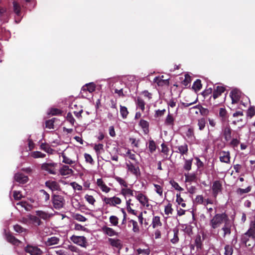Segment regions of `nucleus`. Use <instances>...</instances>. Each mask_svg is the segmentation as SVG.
I'll list each match as a JSON object with an SVG mask.
<instances>
[{"instance_id":"1","label":"nucleus","mask_w":255,"mask_h":255,"mask_svg":"<svg viewBox=\"0 0 255 255\" xmlns=\"http://www.w3.org/2000/svg\"><path fill=\"white\" fill-rule=\"evenodd\" d=\"M228 220L227 215L225 213L216 214L210 220L209 225L213 229H216L223 224L227 222Z\"/></svg>"},{"instance_id":"2","label":"nucleus","mask_w":255,"mask_h":255,"mask_svg":"<svg viewBox=\"0 0 255 255\" xmlns=\"http://www.w3.org/2000/svg\"><path fill=\"white\" fill-rule=\"evenodd\" d=\"M57 163L53 162L43 163L41 165L42 170L47 172L50 174H55L56 173Z\"/></svg>"},{"instance_id":"3","label":"nucleus","mask_w":255,"mask_h":255,"mask_svg":"<svg viewBox=\"0 0 255 255\" xmlns=\"http://www.w3.org/2000/svg\"><path fill=\"white\" fill-rule=\"evenodd\" d=\"M70 240L75 244L82 247L86 248L87 246V240L84 236H77L73 235L70 237Z\"/></svg>"},{"instance_id":"4","label":"nucleus","mask_w":255,"mask_h":255,"mask_svg":"<svg viewBox=\"0 0 255 255\" xmlns=\"http://www.w3.org/2000/svg\"><path fill=\"white\" fill-rule=\"evenodd\" d=\"M63 198L59 195H54L52 197V203L53 207L57 210L61 209L64 204Z\"/></svg>"},{"instance_id":"5","label":"nucleus","mask_w":255,"mask_h":255,"mask_svg":"<svg viewBox=\"0 0 255 255\" xmlns=\"http://www.w3.org/2000/svg\"><path fill=\"white\" fill-rule=\"evenodd\" d=\"M25 252L30 255H41L42 251L36 246L27 245L24 248Z\"/></svg>"},{"instance_id":"6","label":"nucleus","mask_w":255,"mask_h":255,"mask_svg":"<svg viewBox=\"0 0 255 255\" xmlns=\"http://www.w3.org/2000/svg\"><path fill=\"white\" fill-rule=\"evenodd\" d=\"M230 97L232 99V103H238L241 97V92L238 89H234L230 93Z\"/></svg>"},{"instance_id":"7","label":"nucleus","mask_w":255,"mask_h":255,"mask_svg":"<svg viewBox=\"0 0 255 255\" xmlns=\"http://www.w3.org/2000/svg\"><path fill=\"white\" fill-rule=\"evenodd\" d=\"M103 201L107 204H109L111 206H115L116 205H119L121 203V199L119 198L116 197H114L112 198L105 197L103 199Z\"/></svg>"},{"instance_id":"8","label":"nucleus","mask_w":255,"mask_h":255,"mask_svg":"<svg viewBox=\"0 0 255 255\" xmlns=\"http://www.w3.org/2000/svg\"><path fill=\"white\" fill-rule=\"evenodd\" d=\"M175 148L176 149L175 152L180 153L181 156L187 155L188 153V146L186 143L177 146Z\"/></svg>"},{"instance_id":"9","label":"nucleus","mask_w":255,"mask_h":255,"mask_svg":"<svg viewBox=\"0 0 255 255\" xmlns=\"http://www.w3.org/2000/svg\"><path fill=\"white\" fill-rule=\"evenodd\" d=\"M213 193L214 197H216L219 193L222 190V185L218 181H216L213 183L212 186Z\"/></svg>"},{"instance_id":"10","label":"nucleus","mask_w":255,"mask_h":255,"mask_svg":"<svg viewBox=\"0 0 255 255\" xmlns=\"http://www.w3.org/2000/svg\"><path fill=\"white\" fill-rule=\"evenodd\" d=\"M230 155L229 151H222L220 152V160L222 162H230Z\"/></svg>"},{"instance_id":"11","label":"nucleus","mask_w":255,"mask_h":255,"mask_svg":"<svg viewBox=\"0 0 255 255\" xmlns=\"http://www.w3.org/2000/svg\"><path fill=\"white\" fill-rule=\"evenodd\" d=\"M108 241L110 245L113 247H115L119 250L122 248V242L119 239L109 238Z\"/></svg>"},{"instance_id":"12","label":"nucleus","mask_w":255,"mask_h":255,"mask_svg":"<svg viewBox=\"0 0 255 255\" xmlns=\"http://www.w3.org/2000/svg\"><path fill=\"white\" fill-rule=\"evenodd\" d=\"M163 76L161 77H156L153 79V82L156 83L159 86L168 85L169 81L168 79H163Z\"/></svg>"},{"instance_id":"13","label":"nucleus","mask_w":255,"mask_h":255,"mask_svg":"<svg viewBox=\"0 0 255 255\" xmlns=\"http://www.w3.org/2000/svg\"><path fill=\"white\" fill-rule=\"evenodd\" d=\"M245 235L253 239L255 238V221L251 222L250 228Z\"/></svg>"},{"instance_id":"14","label":"nucleus","mask_w":255,"mask_h":255,"mask_svg":"<svg viewBox=\"0 0 255 255\" xmlns=\"http://www.w3.org/2000/svg\"><path fill=\"white\" fill-rule=\"evenodd\" d=\"M136 198L143 206H148V200L147 198L142 193H138V194L136 195Z\"/></svg>"},{"instance_id":"15","label":"nucleus","mask_w":255,"mask_h":255,"mask_svg":"<svg viewBox=\"0 0 255 255\" xmlns=\"http://www.w3.org/2000/svg\"><path fill=\"white\" fill-rule=\"evenodd\" d=\"M221 231L223 232V237L225 238L227 236H229L231 234V225L226 222L224 226L221 229Z\"/></svg>"},{"instance_id":"16","label":"nucleus","mask_w":255,"mask_h":255,"mask_svg":"<svg viewBox=\"0 0 255 255\" xmlns=\"http://www.w3.org/2000/svg\"><path fill=\"white\" fill-rule=\"evenodd\" d=\"M60 239L57 237H51L48 238L46 241V245L48 246L57 245L59 243Z\"/></svg>"},{"instance_id":"17","label":"nucleus","mask_w":255,"mask_h":255,"mask_svg":"<svg viewBox=\"0 0 255 255\" xmlns=\"http://www.w3.org/2000/svg\"><path fill=\"white\" fill-rule=\"evenodd\" d=\"M60 173L61 175H68L74 174L72 169L67 165H64L60 169Z\"/></svg>"},{"instance_id":"18","label":"nucleus","mask_w":255,"mask_h":255,"mask_svg":"<svg viewBox=\"0 0 255 255\" xmlns=\"http://www.w3.org/2000/svg\"><path fill=\"white\" fill-rule=\"evenodd\" d=\"M128 171L130 172V174L137 175L139 171V168L138 166H135L131 163L127 164Z\"/></svg>"},{"instance_id":"19","label":"nucleus","mask_w":255,"mask_h":255,"mask_svg":"<svg viewBox=\"0 0 255 255\" xmlns=\"http://www.w3.org/2000/svg\"><path fill=\"white\" fill-rule=\"evenodd\" d=\"M96 85L95 84L92 82L88 84H86L84 85L82 89L83 91H88L90 93H92L95 90Z\"/></svg>"},{"instance_id":"20","label":"nucleus","mask_w":255,"mask_h":255,"mask_svg":"<svg viewBox=\"0 0 255 255\" xmlns=\"http://www.w3.org/2000/svg\"><path fill=\"white\" fill-rule=\"evenodd\" d=\"M97 184L103 192L108 193L110 191V188H109L105 184H104L101 179H98L97 180Z\"/></svg>"},{"instance_id":"21","label":"nucleus","mask_w":255,"mask_h":255,"mask_svg":"<svg viewBox=\"0 0 255 255\" xmlns=\"http://www.w3.org/2000/svg\"><path fill=\"white\" fill-rule=\"evenodd\" d=\"M45 184L47 187L52 190H58L59 189V185L55 181H47Z\"/></svg>"},{"instance_id":"22","label":"nucleus","mask_w":255,"mask_h":255,"mask_svg":"<svg viewBox=\"0 0 255 255\" xmlns=\"http://www.w3.org/2000/svg\"><path fill=\"white\" fill-rule=\"evenodd\" d=\"M224 91H225L224 87H223L222 86H217L213 92V98L214 99L217 98Z\"/></svg>"},{"instance_id":"23","label":"nucleus","mask_w":255,"mask_h":255,"mask_svg":"<svg viewBox=\"0 0 255 255\" xmlns=\"http://www.w3.org/2000/svg\"><path fill=\"white\" fill-rule=\"evenodd\" d=\"M174 118L173 116L170 113L169 109H168V114L165 120V124L167 126H172L174 125Z\"/></svg>"},{"instance_id":"24","label":"nucleus","mask_w":255,"mask_h":255,"mask_svg":"<svg viewBox=\"0 0 255 255\" xmlns=\"http://www.w3.org/2000/svg\"><path fill=\"white\" fill-rule=\"evenodd\" d=\"M103 232L109 236H114L117 235V233L112 229L107 226H104L102 228Z\"/></svg>"},{"instance_id":"25","label":"nucleus","mask_w":255,"mask_h":255,"mask_svg":"<svg viewBox=\"0 0 255 255\" xmlns=\"http://www.w3.org/2000/svg\"><path fill=\"white\" fill-rule=\"evenodd\" d=\"M29 224H33L35 226L40 225L41 224V221L40 219L34 216L29 215Z\"/></svg>"},{"instance_id":"26","label":"nucleus","mask_w":255,"mask_h":255,"mask_svg":"<svg viewBox=\"0 0 255 255\" xmlns=\"http://www.w3.org/2000/svg\"><path fill=\"white\" fill-rule=\"evenodd\" d=\"M6 240L14 245H18L20 241L13 236L7 234L6 235Z\"/></svg>"},{"instance_id":"27","label":"nucleus","mask_w":255,"mask_h":255,"mask_svg":"<svg viewBox=\"0 0 255 255\" xmlns=\"http://www.w3.org/2000/svg\"><path fill=\"white\" fill-rule=\"evenodd\" d=\"M139 126L143 129L144 132L146 134L148 133L149 124L148 123L144 120H141L139 122Z\"/></svg>"},{"instance_id":"28","label":"nucleus","mask_w":255,"mask_h":255,"mask_svg":"<svg viewBox=\"0 0 255 255\" xmlns=\"http://www.w3.org/2000/svg\"><path fill=\"white\" fill-rule=\"evenodd\" d=\"M40 148L48 154H52L54 153V150L46 143H42L40 145Z\"/></svg>"},{"instance_id":"29","label":"nucleus","mask_w":255,"mask_h":255,"mask_svg":"<svg viewBox=\"0 0 255 255\" xmlns=\"http://www.w3.org/2000/svg\"><path fill=\"white\" fill-rule=\"evenodd\" d=\"M65 248L71 251L73 253V255H79L80 254V250L75 246L69 245L67 247H65Z\"/></svg>"},{"instance_id":"30","label":"nucleus","mask_w":255,"mask_h":255,"mask_svg":"<svg viewBox=\"0 0 255 255\" xmlns=\"http://www.w3.org/2000/svg\"><path fill=\"white\" fill-rule=\"evenodd\" d=\"M232 130L230 127H227L224 129V135L226 141H229L231 139Z\"/></svg>"},{"instance_id":"31","label":"nucleus","mask_w":255,"mask_h":255,"mask_svg":"<svg viewBox=\"0 0 255 255\" xmlns=\"http://www.w3.org/2000/svg\"><path fill=\"white\" fill-rule=\"evenodd\" d=\"M152 225L153 228L161 226L162 223L160 222V217L158 216H155L152 219Z\"/></svg>"},{"instance_id":"32","label":"nucleus","mask_w":255,"mask_h":255,"mask_svg":"<svg viewBox=\"0 0 255 255\" xmlns=\"http://www.w3.org/2000/svg\"><path fill=\"white\" fill-rule=\"evenodd\" d=\"M14 180L19 184H25L28 181V176H14Z\"/></svg>"},{"instance_id":"33","label":"nucleus","mask_w":255,"mask_h":255,"mask_svg":"<svg viewBox=\"0 0 255 255\" xmlns=\"http://www.w3.org/2000/svg\"><path fill=\"white\" fill-rule=\"evenodd\" d=\"M129 225L132 226V231L134 233H138L139 231V227L136 221L133 220H130L129 221Z\"/></svg>"},{"instance_id":"34","label":"nucleus","mask_w":255,"mask_h":255,"mask_svg":"<svg viewBox=\"0 0 255 255\" xmlns=\"http://www.w3.org/2000/svg\"><path fill=\"white\" fill-rule=\"evenodd\" d=\"M36 214L37 216L44 220H46L50 217L49 214L42 211H37Z\"/></svg>"},{"instance_id":"35","label":"nucleus","mask_w":255,"mask_h":255,"mask_svg":"<svg viewBox=\"0 0 255 255\" xmlns=\"http://www.w3.org/2000/svg\"><path fill=\"white\" fill-rule=\"evenodd\" d=\"M94 149L97 154H99L104 151V145L102 143L95 144Z\"/></svg>"},{"instance_id":"36","label":"nucleus","mask_w":255,"mask_h":255,"mask_svg":"<svg viewBox=\"0 0 255 255\" xmlns=\"http://www.w3.org/2000/svg\"><path fill=\"white\" fill-rule=\"evenodd\" d=\"M206 124V121L204 118H202L199 119L198 120L197 125L199 127V129L200 130H202L204 129V128L205 127Z\"/></svg>"},{"instance_id":"37","label":"nucleus","mask_w":255,"mask_h":255,"mask_svg":"<svg viewBox=\"0 0 255 255\" xmlns=\"http://www.w3.org/2000/svg\"><path fill=\"white\" fill-rule=\"evenodd\" d=\"M219 116L221 118L222 121H225L227 119V112L225 108H220L219 110Z\"/></svg>"},{"instance_id":"38","label":"nucleus","mask_w":255,"mask_h":255,"mask_svg":"<svg viewBox=\"0 0 255 255\" xmlns=\"http://www.w3.org/2000/svg\"><path fill=\"white\" fill-rule=\"evenodd\" d=\"M120 113L122 118L124 119H126L128 114V111L127 107L125 106H120Z\"/></svg>"},{"instance_id":"39","label":"nucleus","mask_w":255,"mask_h":255,"mask_svg":"<svg viewBox=\"0 0 255 255\" xmlns=\"http://www.w3.org/2000/svg\"><path fill=\"white\" fill-rule=\"evenodd\" d=\"M13 10L17 16L20 15L21 7L19 3L16 1L13 2Z\"/></svg>"},{"instance_id":"40","label":"nucleus","mask_w":255,"mask_h":255,"mask_svg":"<svg viewBox=\"0 0 255 255\" xmlns=\"http://www.w3.org/2000/svg\"><path fill=\"white\" fill-rule=\"evenodd\" d=\"M201 87L202 84L201 81L199 79L196 80V81L194 82L192 86L193 89L196 91H199L201 89Z\"/></svg>"},{"instance_id":"41","label":"nucleus","mask_w":255,"mask_h":255,"mask_svg":"<svg viewBox=\"0 0 255 255\" xmlns=\"http://www.w3.org/2000/svg\"><path fill=\"white\" fill-rule=\"evenodd\" d=\"M156 148L155 142L152 139L149 140L148 144V149L151 153L155 151Z\"/></svg>"},{"instance_id":"42","label":"nucleus","mask_w":255,"mask_h":255,"mask_svg":"<svg viewBox=\"0 0 255 255\" xmlns=\"http://www.w3.org/2000/svg\"><path fill=\"white\" fill-rule=\"evenodd\" d=\"M136 103L138 108L140 109L142 111L144 110L145 102L142 99L140 98H137Z\"/></svg>"},{"instance_id":"43","label":"nucleus","mask_w":255,"mask_h":255,"mask_svg":"<svg viewBox=\"0 0 255 255\" xmlns=\"http://www.w3.org/2000/svg\"><path fill=\"white\" fill-rule=\"evenodd\" d=\"M31 156L35 158H44L45 157V154L40 151H34L31 153Z\"/></svg>"},{"instance_id":"44","label":"nucleus","mask_w":255,"mask_h":255,"mask_svg":"<svg viewBox=\"0 0 255 255\" xmlns=\"http://www.w3.org/2000/svg\"><path fill=\"white\" fill-rule=\"evenodd\" d=\"M183 159L185 160V163L184 165V169L187 171L190 170L191 168L192 160L191 159L187 160V159H185L184 157H183Z\"/></svg>"},{"instance_id":"45","label":"nucleus","mask_w":255,"mask_h":255,"mask_svg":"<svg viewBox=\"0 0 255 255\" xmlns=\"http://www.w3.org/2000/svg\"><path fill=\"white\" fill-rule=\"evenodd\" d=\"M173 237L171 239V242L173 244L177 243L179 241V238L178 237V230L177 229H174L173 230Z\"/></svg>"},{"instance_id":"46","label":"nucleus","mask_w":255,"mask_h":255,"mask_svg":"<svg viewBox=\"0 0 255 255\" xmlns=\"http://www.w3.org/2000/svg\"><path fill=\"white\" fill-rule=\"evenodd\" d=\"M137 252L138 255H149L150 250L148 248L144 249H138L137 250Z\"/></svg>"},{"instance_id":"47","label":"nucleus","mask_w":255,"mask_h":255,"mask_svg":"<svg viewBox=\"0 0 255 255\" xmlns=\"http://www.w3.org/2000/svg\"><path fill=\"white\" fill-rule=\"evenodd\" d=\"M56 120V118H52L51 120L46 122V127L49 129L54 128V123Z\"/></svg>"},{"instance_id":"48","label":"nucleus","mask_w":255,"mask_h":255,"mask_svg":"<svg viewBox=\"0 0 255 255\" xmlns=\"http://www.w3.org/2000/svg\"><path fill=\"white\" fill-rule=\"evenodd\" d=\"M173 209L172 205L170 203H168L164 208V212L166 215H169L172 214Z\"/></svg>"},{"instance_id":"49","label":"nucleus","mask_w":255,"mask_h":255,"mask_svg":"<svg viewBox=\"0 0 255 255\" xmlns=\"http://www.w3.org/2000/svg\"><path fill=\"white\" fill-rule=\"evenodd\" d=\"M122 193L125 196H133V191L128 188L122 189Z\"/></svg>"},{"instance_id":"50","label":"nucleus","mask_w":255,"mask_h":255,"mask_svg":"<svg viewBox=\"0 0 255 255\" xmlns=\"http://www.w3.org/2000/svg\"><path fill=\"white\" fill-rule=\"evenodd\" d=\"M195 244L197 249H201L202 247L201 239L200 236H197L195 240Z\"/></svg>"},{"instance_id":"51","label":"nucleus","mask_w":255,"mask_h":255,"mask_svg":"<svg viewBox=\"0 0 255 255\" xmlns=\"http://www.w3.org/2000/svg\"><path fill=\"white\" fill-rule=\"evenodd\" d=\"M251 190V187L249 186L246 189L239 188L237 190V193L240 195H242L244 193H247L250 192Z\"/></svg>"},{"instance_id":"52","label":"nucleus","mask_w":255,"mask_h":255,"mask_svg":"<svg viewBox=\"0 0 255 255\" xmlns=\"http://www.w3.org/2000/svg\"><path fill=\"white\" fill-rule=\"evenodd\" d=\"M176 202L178 204L180 205L183 208L186 207V204L183 202V200L181 197L180 194H177L176 195Z\"/></svg>"},{"instance_id":"53","label":"nucleus","mask_w":255,"mask_h":255,"mask_svg":"<svg viewBox=\"0 0 255 255\" xmlns=\"http://www.w3.org/2000/svg\"><path fill=\"white\" fill-rule=\"evenodd\" d=\"M110 222L114 226H117L119 223V219L116 216H111L110 218Z\"/></svg>"},{"instance_id":"54","label":"nucleus","mask_w":255,"mask_h":255,"mask_svg":"<svg viewBox=\"0 0 255 255\" xmlns=\"http://www.w3.org/2000/svg\"><path fill=\"white\" fill-rule=\"evenodd\" d=\"M39 192L42 199H43L45 201H47L49 200V194L47 193L45 190H40Z\"/></svg>"},{"instance_id":"55","label":"nucleus","mask_w":255,"mask_h":255,"mask_svg":"<svg viewBox=\"0 0 255 255\" xmlns=\"http://www.w3.org/2000/svg\"><path fill=\"white\" fill-rule=\"evenodd\" d=\"M233 249L232 246L230 245H226L225 247V255H232L233 254Z\"/></svg>"},{"instance_id":"56","label":"nucleus","mask_w":255,"mask_h":255,"mask_svg":"<svg viewBox=\"0 0 255 255\" xmlns=\"http://www.w3.org/2000/svg\"><path fill=\"white\" fill-rule=\"evenodd\" d=\"M155 192L160 196H162L163 190L161 187L157 184H153Z\"/></svg>"},{"instance_id":"57","label":"nucleus","mask_w":255,"mask_h":255,"mask_svg":"<svg viewBox=\"0 0 255 255\" xmlns=\"http://www.w3.org/2000/svg\"><path fill=\"white\" fill-rule=\"evenodd\" d=\"M126 155L128 156L130 159L135 161L136 160V155L134 152H131L130 150L128 149Z\"/></svg>"},{"instance_id":"58","label":"nucleus","mask_w":255,"mask_h":255,"mask_svg":"<svg viewBox=\"0 0 255 255\" xmlns=\"http://www.w3.org/2000/svg\"><path fill=\"white\" fill-rule=\"evenodd\" d=\"M62 157L63 158V162L68 164H72L74 163V161L70 159L69 158L67 157L65 155L63 154L62 155Z\"/></svg>"},{"instance_id":"59","label":"nucleus","mask_w":255,"mask_h":255,"mask_svg":"<svg viewBox=\"0 0 255 255\" xmlns=\"http://www.w3.org/2000/svg\"><path fill=\"white\" fill-rule=\"evenodd\" d=\"M170 183L171 185V186L175 188V189L178 190V191H182L183 190V189L179 185V184L176 182L175 181L173 180H171L170 181Z\"/></svg>"},{"instance_id":"60","label":"nucleus","mask_w":255,"mask_h":255,"mask_svg":"<svg viewBox=\"0 0 255 255\" xmlns=\"http://www.w3.org/2000/svg\"><path fill=\"white\" fill-rule=\"evenodd\" d=\"M85 199L89 203L92 205H94V203L95 202L94 198L91 195H86L85 196Z\"/></svg>"},{"instance_id":"61","label":"nucleus","mask_w":255,"mask_h":255,"mask_svg":"<svg viewBox=\"0 0 255 255\" xmlns=\"http://www.w3.org/2000/svg\"><path fill=\"white\" fill-rule=\"evenodd\" d=\"M74 218L75 220L79 222H85L87 220V219L84 216L79 214H75L74 216Z\"/></svg>"},{"instance_id":"62","label":"nucleus","mask_w":255,"mask_h":255,"mask_svg":"<svg viewBox=\"0 0 255 255\" xmlns=\"http://www.w3.org/2000/svg\"><path fill=\"white\" fill-rule=\"evenodd\" d=\"M247 115L250 118H252L255 115V107H250L248 111H247Z\"/></svg>"},{"instance_id":"63","label":"nucleus","mask_w":255,"mask_h":255,"mask_svg":"<svg viewBox=\"0 0 255 255\" xmlns=\"http://www.w3.org/2000/svg\"><path fill=\"white\" fill-rule=\"evenodd\" d=\"M161 152L162 153H163L164 154H165V155H167L168 154V152L169 151V148L164 143H162L161 145Z\"/></svg>"},{"instance_id":"64","label":"nucleus","mask_w":255,"mask_h":255,"mask_svg":"<svg viewBox=\"0 0 255 255\" xmlns=\"http://www.w3.org/2000/svg\"><path fill=\"white\" fill-rule=\"evenodd\" d=\"M14 231L17 233H22L25 231V229L23 228L21 226L19 225H15L13 226Z\"/></svg>"}]
</instances>
